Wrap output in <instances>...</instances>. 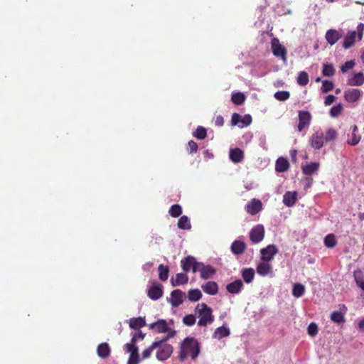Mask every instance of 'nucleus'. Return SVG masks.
I'll list each match as a JSON object with an SVG mask.
<instances>
[{
    "mask_svg": "<svg viewBox=\"0 0 364 364\" xmlns=\"http://www.w3.org/2000/svg\"><path fill=\"white\" fill-rule=\"evenodd\" d=\"M199 353L200 346L198 341L193 337H187L181 343L178 358L181 361L185 360L188 356L195 359Z\"/></svg>",
    "mask_w": 364,
    "mask_h": 364,
    "instance_id": "1",
    "label": "nucleus"
},
{
    "mask_svg": "<svg viewBox=\"0 0 364 364\" xmlns=\"http://www.w3.org/2000/svg\"><path fill=\"white\" fill-rule=\"evenodd\" d=\"M196 314L199 318L198 325L199 326H206L214 321L213 310L206 304H198L195 309Z\"/></svg>",
    "mask_w": 364,
    "mask_h": 364,
    "instance_id": "2",
    "label": "nucleus"
},
{
    "mask_svg": "<svg viewBox=\"0 0 364 364\" xmlns=\"http://www.w3.org/2000/svg\"><path fill=\"white\" fill-rule=\"evenodd\" d=\"M175 332L172 331L171 334H168L164 338L160 341H156L158 343V350L156 352V358L159 360H167L173 353V347L171 345L166 343V341L174 335Z\"/></svg>",
    "mask_w": 364,
    "mask_h": 364,
    "instance_id": "3",
    "label": "nucleus"
},
{
    "mask_svg": "<svg viewBox=\"0 0 364 364\" xmlns=\"http://www.w3.org/2000/svg\"><path fill=\"white\" fill-rule=\"evenodd\" d=\"M364 31V23H360L357 26V31H351L348 32L346 36L344 38L343 42V47L345 49H348L353 47L355 43V38H358V41H361L363 36Z\"/></svg>",
    "mask_w": 364,
    "mask_h": 364,
    "instance_id": "4",
    "label": "nucleus"
},
{
    "mask_svg": "<svg viewBox=\"0 0 364 364\" xmlns=\"http://www.w3.org/2000/svg\"><path fill=\"white\" fill-rule=\"evenodd\" d=\"M299 124L297 130L301 132L304 129L308 128L311 124V114L309 111L299 110L298 112Z\"/></svg>",
    "mask_w": 364,
    "mask_h": 364,
    "instance_id": "5",
    "label": "nucleus"
},
{
    "mask_svg": "<svg viewBox=\"0 0 364 364\" xmlns=\"http://www.w3.org/2000/svg\"><path fill=\"white\" fill-rule=\"evenodd\" d=\"M181 267L184 272H188L191 269L193 273L198 272L199 262L192 256H188L183 259L181 262Z\"/></svg>",
    "mask_w": 364,
    "mask_h": 364,
    "instance_id": "6",
    "label": "nucleus"
},
{
    "mask_svg": "<svg viewBox=\"0 0 364 364\" xmlns=\"http://www.w3.org/2000/svg\"><path fill=\"white\" fill-rule=\"evenodd\" d=\"M277 252L278 249L274 245H269L267 247L260 250L261 259L264 262H269L274 258Z\"/></svg>",
    "mask_w": 364,
    "mask_h": 364,
    "instance_id": "7",
    "label": "nucleus"
},
{
    "mask_svg": "<svg viewBox=\"0 0 364 364\" xmlns=\"http://www.w3.org/2000/svg\"><path fill=\"white\" fill-rule=\"evenodd\" d=\"M264 237V228L262 225H257L250 232V239L253 243L261 242Z\"/></svg>",
    "mask_w": 364,
    "mask_h": 364,
    "instance_id": "8",
    "label": "nucleus"
},
{
    "mask_svg": "<svg viewBox=\"0 0 364 364\" xmlns=\"http://www.w3.org/2000/svg\"><path fill=\"white\" fill-rule=\"evenodd\" d=\"M324 134L321 131H317L310 138L311 146L315 149H320L324 144Z\"/></svg>",
    "mask_w": 364,
    "mask_h": 364,
    "instance_id": "9",
    "label": "nucleus"
},
{
    "mask_svg": "<svg viewBox=\"0 0 364 364\" xmlns=\"http://www.w3.org/2000/svg\"><path fill=\"white\" fill-rule=\"evenodd\" d=\"M198 271L200 272V277L203 279L212 278L216 273V270L210 265H205L202 262H199Z\"/></svg>",
    "mask_w": 364,
    "mask_h": 364,
    "instance_id": "10",
    "label": "nucleus"
},
{
    "mask_svg": "<svg viewBox=\"0 0 364 364\" xmlns=\"http://www.w3.org/2000/svg\"><path fill=\"white\" fill-rule=\"evenodd\" d=\"M272 48L273 54L277 57H281L282 60H286L287 59V50L286 48L279 43L277 38H274L272 41Z\"/></svg>",
    "mask_w": 364,
    "mask_h": 364,
    "instance_id": "11",
    "label": "nucleus"
},
{
    "mask_svg": "<svg viewBox=\"0 0 364 364\" xmlns=\"http://www.w3.org/2000/svg\"><path fill=\"white\" fill-rule=\"evenodd\" d=\"M186 294L180 289L173 290L171 294L170 302L173 306H180L184 301Z\"/></svg>",
    "mask_w": 364,
    "mask_h": 364,
    "instance_id": "12",
    "label": "nucleus"
},
{
    "mask_svg": "<svg viewBox=\"0 0 364 364\" xmlns=\"http://www.w3.org/2000/svg\"><path fill=\"white\" fill-rule=\"evenodd\" d=\"M148 296L152 300H157L163 295V289L161 285L154 282L148 289Z\"/></svg>",
    "mask_w": 364,
    "mask_h": 364,
    "instance_id": "13",
    "label": "nucleus"
},
{
    "mask_svg": "<svg viewBox=\"0 0 364 364\" xmlns=\"http://www.w3.org/2000/svg\"><path fill=\"white\" fill-rule=\"evenodd\" d=\"M361 94L360 90L350 88L345 91L344 98L348 102H355L360 99Z\"/></svg>",
    "mask_w": 364,
    "mask_h": 364,
    "instance_id": "14",
    "label": "nucleus"
},
{
    "mask_svg": "<svg viewBox=\"0 0 364 364\" xmlns=\"http://www.w3.org/2000/svg\"><path fill=\"white\" fill-rule=\"evenodd\" d=\"M149 329L154 330L157 333H166L169 332L171 328L168 326L166 321L164 319H160L154 323L149 324Z\"/></svg>",
    "mask_w": 364,
    "mask_h": 364,
    "instance_id": "15",
    "label": "nucleus"
},
{
    "mask_svg": "<svg viewBox=\"0 0 364 364\" xmlns=\"http://www.w3.org/2000/svg\"><path fill=\"white\" fill-rule=\"evenodd\" d=\"M246 210L248 213L254 215L259 213L262 209V203L257 199H252L246 205Z\"/></svg>",
    "mask_w": 364,
    "mask_h": 364,
    "instance_id": "16",
    "label": "nucleus"
},
{
    "mask_svg": "<svg viewBox=\"0 0 364 364\" xmlns=\"http://www.w3.org/2000/svg\"><path fill=\"white\" fill-rule=\"evenodd\" d=\"M244 287L240 279H237L226 286L227 291L232 294H239Z\"/></svg>",
    "mask_w": 364,
    "mask_h": 364,
    "instance_id": "17",
    "label": "nucleus"
},
{
    "mask_svg": "<svg viewBox=\"0 0 364 364\" xmlns=\"http://www.w3.org/2000/svg\"><path fill=\"white\" fill-rule=\"evenodd\" d=\"M203 291L209 295H215L218 292V285L215 282L209 281L201 286Z\"/></svg>",
    "mask_w": 364,
    "mask_h": 364,
    "instance_id": "18",
    "label": "nucleus"
},
{
    "mask_svg": "<svg viewBox=\"0 0 364 364\" xmlns=\"http://www.w3.org/2000/svg\"><path fill=\"white\" fill-rule=\"evenodd\" d=\"M352 131L351 136L348 135L347 143L351 146H356L361 139V136L358 134V128L356 125H353L350 127Z\"/></svg>",
    "mask_w": 364,
    "mask_h": 364,
    "instance_id": "19",
    "label": "nucleus"
},
{
    "mask_svg": "<svg viewBox=\"0 0 364 364\" xmlns=\"http://www.w3.org/2000/svg\"><path fill=\"white\" fill-rule=\"evenodd\" d=\"M230 249L235 255H240L244 253L246 249V244L241 240H235L232 243Z\"/></svg>",
    "mask_w": 364,
    "mask_h": 364,
    "instance_id": "20",
    "label": "nucleus"
},
{
    "mask_svg": "<svg viewBox=\"0 0 364 364\" xmlns=\"http://www.w3.org/2000/svg\"><path fill=\"white\" fill-rule=\"evenodd\" d=\"M297 200V193L296 191H287L283 196V203L287 207H292Z\"/></svg>",
    "mask_w": 364,
    "mask_h": 364,
    "instance_id": "21",
    "label": "nucleus"
},
{
    "mask_svg": "<svg viewBox=\"0 0 364 364\" xmlns=\"http://www.w3.org/2000/svg\"><path fill=\"white\" fill-rule=\"evenodd\" d=\"M230 160L234 163H240L244 159V152L240 148L231 149L229 154Z\"/></svg>",
    "mask_w": 364,
    "mask_h": 364,
    "instance_id": "22",
    "label": "nucleus"
},
{
    "mask_svg": "<svg viewBox=\"0 0 364 364\" xmlns=\"http://www.w3.org/2000/svg\"><path fill=\"white\" fill-rule=\"evenodd\" d=\"M341 37V33L337 30L334 29H330L327 31L326 33V39L331 46L334 45Z\"/></svg>",
    "mask_w": 364,
    "mask_h": 364,
    "instance_id": "23",
    "label": "nucleus"
},
{
    "mask_svg": "<svg viewBox=\"0 0 364 364\" xmlns=\"http://www.w3.org/2000/svg\"><path fill=\"white\" fill-rule=\"evenodd\" d=\"M272 267L268 262H262L257 266V272L262 277L267 276L269 273L272 272Z\"/></svg>",
    "mask_w": 364,
    "mask_h": 364,
    "instance_id": "24",
    "label": "nucleus"
},
{
    "mask_svg": "<svg viewBox=\"0 0 364 364\" xmlns=\"http://www.w3.org/2000/svg\"><path fill=\"white\" fill-rule=\"evenodd\" d=\"M364 83V74L362 72L355 73L348 80V85L350 86H361Z\"/></svg>",
    "mask_w": 364,
    "mask_h": 364,
    "instance_id": "25",
    "label": "nucleus"
},
{
    "mask_svg": "<svg viewBox=\"0 0 364 364\" xmlns=\"http://www.w3.org/2000/svg\"><path fill=\"white\" fill-rule=\"evenodd\" d=\"M289 168L288 160L283 157H279L275 164V170L277 172L282 173L287 171Z\"/></svg>",
    "mask_w": 364,
    "mask_h": 364,
    "instance_id": "26",
    "label": "nucleus"
},
{
    "mask_svg": "<svg viewBox=\"0 0 364 364\" xmlns=\"http://www.w3.org/2000/svg\"><path fill=\"white\" fill-rule=\"evenodd\" d=\"M97 355L102 358H107L109 356L111 350L107 343L100 344L97 349Z\"/></svg>",
    "mask_w": 364,
    "mask_h": 364,
    "instance_id": "27",
    "label": "nucleus"
},
{
    "mask_svg": "<svg viewBox=\"0 0 364 364\" xmlns=\"http://www.w3.org/2000/svg\"><path fill=\"white\" fill-rule=\"evenodd\" d=\"M129 325L131 328L138 330L146 326V321L144 317L132 318H130Z\"/></svg>",
    "mask_w": 364,
    "mask_h": 364,
    "instance_id": "28",
    "label": "nucleus"
},
{
    "mask_svg": "<svg viewBox=\"0 0 364 364\" xmlns=\"http://www.w3.org/2000/svg\"><path fill=\"white\" fill-rule=\"evenodd\" d=\"M255 274V272L252 268H244L241 271V276L247 284H250L253 281Z\"/></svg>",
    "mask_w": 364,
    "mask_h": 364,
    "instance_id": "29",
    "label": "nucleus"
},
{
    "mask_svg": "<svg viewBox=\"0 0 364 364\" xmlns=\"http://www.w3.org/2000/svg\"><path fill=\"white\" fill-rule=\"evenodd\" d=\"M230 331L229 328H228L225 326H223L217 328L215 330L213 337L214 338H217V339L220 340L224 337L228 336L230 335Z\"/></svg>",
    "mask_w": 364,
    "mask_h": 364,
    "instance_id": "30",
    "label": "nucleus"
},
{
    "mask_svg": "<svg viewBox=\"0 0 364 364\" xmlns=\"http://www.w3.org/2000/svg\"><path fill=\"white\" fill-rule=\"evenodd\" d=\"M319 167V163L312 162L302 166V171L304 175L311 176L316 172Z\"/></svg>",
    "mask_w": 364,
    "mask_h": 364,
    "instance_id": "31",
    "label": "nucleus"
},
{
    "mask_svg": "<svg viewBox=\"0 0 364 364\" xmlns=\"http://www.w3.org/2000/svg\"><path fill=\"white\" fill-rule=\"evenodd\" d=\"M188 280V276L185 273H178L175 279H171V284L173 286H179L186 284Z\"/></svg>",
    "mask_w": 364,
    "mask_h": 364,
    "instance_id": "32",
    "label": "nucleus"
},
{
    "mask_svg": "<svg viewBox=\"0 0 364 364\" xmlns=\"http://www.w3.org/2000/svg\"><path fill=\"white\" fill-rule=\"evenodd\" d=\"M159 270V278L160 280L165 282L168 279L169 269L167 266L161 264L158 267Z\"/></svg>",
    "mask_w": 364,
    "mask_h": 364,
    "instance_id": "33",
    "label": "nucleus"
},
{
    "mask_svg": "<svg viewBox=\"0 0 364 364\" xmlns=\"http://www.w3.org/2000/svg\"><path fill=\"white\" fill-rule=\"evenodd\" d=\"M178 227L181 230H190L191 225L186 215L181 216L178 221Z\"/></svg>",
    "mask_w": 364,
    "mask_h": 364,
    "instance_id": "34",
    "label": "nucleus"
},
{
    "mask_svg": "<svg viewBox=\"0 0 364 364\" xmlns=\"http://www.w3.org/2000/svg\"><path fill=\"white\" fill-rule=\"evenodd\" d=\"M336 70L332 64L325 63L323 65L322 74L325 77H332L334 75Z\"/></svg>",
    "mask_w": 364,
    "mask_h": 364,
    "instance_id": "35",
    "label": "nucleus"
},
{
    "mask_svg": "<svg viewBox=\"0 0 364 364\" xmlns=\"http://www.w3.org/2000/svg\"><path fill=\"white\" fill-rule=\"evenodd\" d=\"M296 82L298 85L301 86H306L309 82L308 73L305 71L299 72L296 79Z\"/></svg>",
    "mask_w": 364,
    "mask_h": 364,
    "instance_id": "36",
    "label": "nucleus"
},
{
    "mask_svg": "<svg viewBox=\"0 0 364 364\" xmlns=\"http://www.w3.org/2000/svg\"><path fill=\"white\" fill-rule=\"evenodd\" d=\"M305 287L299 283H296L294 285L292 289V294L296 298H299L304 294Z\"/></svg>",
    "mask_w": 364,
    "mask_h": 364,
    "instance_id": "37",
    "label": "nucleus"
},
{
    "mask_svg": "<svg viewBox=\"0 0 364 364\" xmlns=\"http://www.w3.org/2000/svg\"><path fill=\"white\" fill-rule=\"evenodd\" d=\"M202 297L200 291L198 289H191L188 291V298L191 301H197Z\"/></svg>",
    "mask_w": 364,
    "mask_h": 364,
    "instance_id": "38",
    "label": "nucleus"
},
{
    "mask_svg": "<svg viewBox=\"0 0 364 364\" xmlns=\"http://www.w3.org/2000/svg\"><path fill=\"white\" fill-rule=\"evenodd\" d=\"M231 100L235 105H240L245 102V95L242 92L233 93Z\"/></svg>",
    "mask_w": 364,
    "mask_h": 364,
    "instance_id": "39",
    "label": "nucleus"
},
{
    "mask_svg": "<svg viewBox=\"0 0 364 364\" xmlns=\"http://www.w3.org/2000/svg\"><path fill=\"white\" fill-rule=\"evenodd\" d=\"M168 213L173 218H178L182 213V208L178 204H174V205H171V208H169Z\"/></svg>",
    "mask_w": 364,
    "mask_h": 364,
    "instance_id": "40",
    "label": "nucleus"
},
{
    "mask_svg": "<svg viewBox=\"0 0 364 364\" xmlns=\"http://www.w3.org/2000/svg\"><path fill=\"white\" fill-rule=\"evenodd\" d=\"M338 133L336 129L329 128L326 130V134L324 135V140L326 142L333 141L336 139Z\"/></svg>",
    "mask_w": 364,
    "mask_h": 364,
    "instance_id": "41",
    "label": "nucleus"
},
{
    "mask_svg": "<svg viewBox=\"0 0 364 364\" xmlns=\"http://www.w3.org/2000/svg\"><path fill=\"white\" fill-rule=\"evenodd\" d=\"M324 244L327 247H334L337 244L335 235L333 234L327 235L324 238Z\"/></svg>",
    "mask_w": 364,
    "mask_h": 364,
    "instance_id": "42",
    "label": "nucleus"
},
{
    "mask_svg": "<svg viewBox=\"0 0 364 364\" xmlns=\"http://www.w3.org/2000/svg\"><path fill=\"white\" fill-rule=\"evenodd\" d=\"M331 319L336 323H342L345 321L343 314L340 311H333L331 315Z\"/></svg>",
    "mask_w": 364,
    "mask_h": 364,
    "instance_id": "43",
    "label": "nucleus"
},
{
    "mask_svg": "<svg viewBox=\"0 0 364 364\" xmlns=\"http://www.w3.org/2000/svg\"><path fill=\"white\" fill-rule=\"evenodd\" d=\"M139 362V350L134 349L131 352L127 364H138Z\"/></svg>",
    "mask_w": 364,
    "mask_h": 364,
    "instance_id": "44",
    "label": "nucleus"
},
{
    "mask_svg": "<svg viewBox=\"0 0 364 364\" xmlns=\"http://www.w3.org/2000/svg\"><path fill=\"white\" fill-rule=\"evenodd\" d=\"M207 132L206 129L203 127H198L196 132L193 133V136L198 139H203L206 137Z\"/></svg>",
    "mask_w": 364,
    "mask_h": 364,
    "instance_id": "45",
    "label": "nucleus"
},
{
    "mask_svg": "<svg viewBox=\"0 0 364 364\" xmlns=\"http://www.w3.org/2000/svg\"><path fill=\"white\" fill-rule=\"evenodd\" d=\"M290 97V93L288 91H278L275 92L274 97L279 101H285Z\"/></svg>",
    "mask_w": 364,
    "mask_h": 364,
    "instance_id": "46",
    "label": "nucleus"
},
{
    "mask_svg": "<svg viewBox=\"0 0 364 364\" xmlns=\"http://www.w3.org/2000/svg\"><path fill=\"white\" fill-rule=\"evenodd\" d=\"M159 345L158 343H155V341L146 349H145L142 352V358L146 359L150 357L151 353L154 349L157 348V346Z\"/></svg>",
    "mask_w": 364,
    "mask_h": 364,
    "instance_id": "47",
    "label": "nucleus"
},
{
    "mask_svg": "<svg viewBox=\"0 0 364 364\" xmlns=\"http://www.w3.org/2000/svg\"><path fill=\"white\" fill-rule=\"evenodd\" d=\"M334 85L333 82L328 80H323L322 82V85L321 90L322 92L326 93L333 89Z\"/></svg>",
    "mask_w": 364,
    "mask_h": 364,
    "instance_id": "48",
    "label": "nucleus"
},
{
    "mask_svg": "<svg viewBox=\"0 0 364 364\" xmlns=\"http://www.w3.org/2000/svg\"><path fill=\"white\" fill-rule=\"evenodd\" d=\"M355 280L357 284V285L364 291V278L362 275V273L360 272H355L354 274Z\"/></svg>",
    "mask_w": 364,
    "mask_h": 364,
    "instance_id": "49",
    "label": "nucleus"
},
{
    "mask_svg": "<svg viewBox=\"0 0 364 364\" xmlns=\"http://www.w3.org/2000/svg\"><path fill=\"white\" fill-rule=\"evenodd\" d=\"M343 107L341 104L335 105L330 109V114L331 117H336L341 114Z\"/></svg>",
    "mask_w": 364,
    "mask_h": 364,
    "instance_id": "50",
    "label": "nucleus"
},
{
    "mask_svg": "<svg viewBox=\"0 0 364 364\" xmlns=\"http://www.w3.org/2000/svg\"><path fill=\"white\" fill-rule=\"evenodd\" d=\"M307 331L309 336L314 337L318 332V326L314 322L311 323L307 328Z\"/></svg>",
    "mask_w": 364,
    "mask_h": 364,
    "instance_id": "51",
    "label": "nucleus"
},
{
    "mask_svg": "<svg viewBox=\"0 0 364 364\" xmlns=\"http://www.w3.org/2000/svg\"><path fill=\"white\" fill-rule=\"evenodd\" d=\"M183 322L188 326H193L196 323V316L193 314H188L183 317Z\"/></svg>",
    "mask_w": 364,
    "mask_h": 364,
    "instance_id": "52",
    "label": "nucleus"
},
{
    "mask_svg": "<svg viewBox=\"0 0 364 364\" xmlns=\"http://www.w3.org/2000/svg\"><path fill=\"white\" fill-rule=\"evenodd\" d=\"M355 66V62L354 60H349L346 62L341 67V70L342 73H346L348 70H351Z\"/></svg>",
    "mask_w": 364,
    "mask_h": 364,
    "instance_id": "53",
    "label": "nucleus"
},
{
    "mask_svg": "<svg viewBox=\"0 0 364 364\" xmlns=\"http://www.w3.org/2000/svg\"><path fill=\"white\" fill-rule=\"evenodd\" d=\"M125 349L129 353H131V352H133L134 349L139 350L138 347L136 346V341H134V338H132L130 343H127L125 345Z\"/></svg>",
    "mask_w": 364,
    "mask_h": 364,
    "instance_id": "54",
    "label": "nucleus"
},
{
    "mask_svg": "<svg viewBox=\"0 0 364 364\" xmlns=\"http://www.w3.org/2000/svg\"><path fill=\"white\" fill-rule=\"evenodd\" d=\"M188 151L190 154L196 153L198 150V144L193 140L188 142Z\"/></svg>",
    "mask_w": 364,
    "mask_h": 364,
    "instance_id": "55",
    "label": "nucleus"
},
{
    "mask_svg": "<svg viewBox=\"0 0 364 364\" xmlns=\"http://www.w3.org/2000/svg\"><path fill=\"white\" fill-rule=\"evenodd\" d=\"M240 118H241V117L239 114L234 113L232 115V119H231L232 125V126L237 125L239 123V122H240V119H241Z\"/></svg>",
    "mask_w": 364,
    "mask_h": 364,
    "instance_id": "56",
    "label": "nucleus"
},
{
    "mask_svg": "<svg viewBox=\"0 0 364 364\" xmlns=\"http://www.w3.org/2000/svg\"><path fill=\"white\" fill-rule=\"evenodd\" d=\"M240 122L245 126H249L252 122V117L250 114H245L244 117L240 119Z\"/></svg>",
    "mask_w": 364,
    "mask_h": 364,
    "instance_id": "57",
    "label": "nucleus"
},
{
    "mask_svg": "<svg viewBox=\"0 0 364 364\" xmlns=\"http://www.w3.org/2000/svg\"><path fill=\"white\" fill-rule=\"evenodd\" d=\"M336 100V97L333 95H328V96H326V99H325V101H324V104L325 105H331Z\"/></svg>",
    "mask_w": 364,
    "mask_h": 364,
    "instance_id": "58",
    "label": "nucleus"
},
{
    "mask_svg": "<svg viewBox=\"0 0 364 364\" xmlns=\"http://www.w3.org/2000/svg\"><path fill=\"white\" fill-rule=\"evenodd\" d=\"M224 124L223 117L221 115L216 116L215 119V124L218 127H221Z\"/></svg>",
    "mask_w": 364,
    "mask_h": 364,
    "instance_id": "59",
    "label": "nucleus"
},
{
    "mask_svg": "<svg viewBox=\"0 0 364 364\" xmlns=\"http://www.w3.org/2000/svg\"><path fill=\"white\" fill-rule=\"evenodd\" d=\"M132 338H134V341L136 342L137 338H141V340H143L144 338V334L142 333L141 331H139L138 333H135L133 335Z\"/></svg>",
    "mask_w": 364,
    "mask_h": 364,
    "instance_id": "60",
    "label": "nucleus"
},
{
    "mask_svg": "<svg viewBox=\"0 0 364 364\" xmlns=\"http://www.w3.org/2000/svg\"><path fill=\"white\" fill-rule=\"evenodd\" d=\"M358 327H359L360 330L364 331V318L359 321Z\"/></svg>",
    "mask_w": 364,
    "mask_h": 364,
    "instance_id": "61",
    "label": "nucleus"
},
{
    "mask_svg": "<svg viewBox=\"0 0 364 364\" xmlns=\"http://www.w3.org/2000/svg\"><path fill=\"white\" fill-rule=\"evenodd\" d=\"M358 217L360 220H364V213H360L358 215Z\"/></svg>",
    "mask_w": 364,
    "mask_h": 364,
    "instance_id": "62",
    "label": "nucleus"
},
{
    "mask_svg": "<svg viewBox=\"0 0 364 364\" xmlns=\"http://www.w3.org/2000/svg\"><path fill=\"white\" fill-rule=\"evenodd\" d=\"M340 92H341V90H340L339 88H338V89H336V94H338V93H340Z\"/></svg>",
    "mask_w": 364,
    "mask_h": 364,
    "instance_id": "63",
    "label": "nucleus"
},
{
    "mask_svg": "<svg viewBox=\"0 0 364 364\" xmlns=\"http://www.w3.org/2000/svg\"><path fill=\"white\" fill-rule=\"evenodd\" d=\"M335 0H326L328 3H333Z\"/></svg>",
    "mask_w": 364,
    "mask_h": 364,
    "instance_id": "64",
    "label": "nucleus"
}]
</instances>
